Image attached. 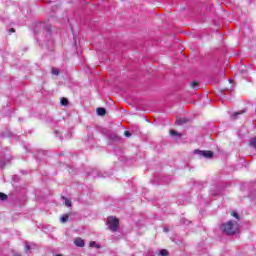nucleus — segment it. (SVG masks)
Returning a JSON list of instances; mask_svg holds the SVG:
<instances>
[{
	"instance_id": "1",
	"label": "nucleus",
	"mask_w": 256,
	"mask_h": 256,
	"mask_svg": "<svg viewBox=\"0 0 256 256\" xmlns=\"http://www.w3.org/2000/svg\"><path fill=\"white\" fill-rule=\"evenodd\" d=\"M221 229L226 235H235L239 231V224L235 221H229L223 224Z\"/></svg>"
},
{
	"instance_id": "2",
	"label": "nucleus",
	"mask_w": 256,
	"mask_h": 256,
	"mask_svg": "<svg viewBox=\"0 0 256 256\" xmlns=\"http://www.w3.org/2000/svg\"><path fill=\"white\" fill-rule=\"evenodd\" d=\"M107 223H108V227L110 229V231H112L113 233H115V231L119 230V219L110 216L107 219Z\"/></svg>"
},
{
	"instance_id": "3",
	"label": "nucleus",
	"mask_w": 256,
	"mask_h": 256,
	"mask_svg": "<svg viewBox=\"0 0 256 256\" xmlns=\"http://www.w3.org/2000/svg\"><path fill=\"white\" fill-rule=\"evenodd\" d=\"M194 153L200 155V157H206V159H211V157H213L212 151L194 150Z\"/></svg>"
},
{
	"instance_id": "4",
	"label": "nucleus",
	"mask_w": 256,
	"mask_h": 256,
	"mask_svg": "<svg viewBox=\"0 0 256 256\" xmlns=\"http://www.w3.org/2000/svg\"><path fill=\"white\" fill-rule=\"evenodd\" d=\"M74 244L76 245V247H85V241L81 237H77L74 240Z\"/></svg>"
},
{
	"instance_id": "5",
	"label": "nucleus",
	"mask_w": 256,
	"mask_h": 256,
	"mask_svg": "<svg viewBox=\"0 0 256 256\" xmlns=\"http://www.w3.org/2000/svg\"><path fill=\"white\" fill-rule=\"evenodd\" d=\"M32 249H35V244L26 242L24 248L25 253H28V251H31Z\"/></svg>"
},
{
	"instance_id": "6",
	"label": "nucleus",
	"mask_w": 256,
	"mask_h": 256,
	"mask_svg": "<svg viewBox=\"0 0 256 256\" xmlns=\"http://www.w3.org/2000/svg\"><path fill=\"white\" fill-rule=\"evenodd\" d=\"M107 113V110L105 108H97V114L103 117Z\"/></svg>"
},
{
	"instance_id": "7",
	"label": "nucleus",
	"mask_w": 256,
	"mask_h": 256,
	"mask_svg": "<svg viewBox=\"0 0 256 256\" xmlns=\"http://www.w3.org/2000/svg\"><path fill=\"white\" fill-rule=\"evenodd\" d=\"M61 223H67L69 221V215L66 214L60 218Z\"/></svg>"
},
{
	"instance_id": "8",
	"label": "nucleus",
	"mask_w": 256,
	"mask_h": 256,
	"mask_svg": "<svg viewBox=\"0 0 256 256\" xmlns=\"http://www.w3.org/2000/svg\"><path fill=\"white\" fill-rule=\"evenodd\" d=\"M60 103L61 105L67 106L69 105V100L67 98H61Z\"/></svg>"
},
{
	"instance_id": "9",
	"label": "nucleus",
	"mask_w": 256,
	"mask_h": 256,
	"mask_svg": "<svg viewBox=\"0 0 256 256\" xmlns=\"http://www.w3.org/2000/svg\"><path fill=\"white\" fill-rule=\"evenodd\" d=\"M170 135L172 136V137H180L181 136V134H179L177 131H175V130H170Z\"/></svg>"
},
{
	"instance_id": "10",
	"label": "nucleus",
	"mask_w": 256,
	"mask_h": 256,
	"mask_svg": "<svg viewBox=\"0 0 256 256\" xmlns=\"http://www.w3.org/2000/svg\"><path fill=\"white\" fill-rule=\"evenodd\" d=\"M89 247H96L97 249H100V248H101V246H99V245L97 244V242H95V241H91V242L89 243Z\"/></svg>"
},
{
	"instance_id": "11",
	"label": "nucleus",
	"mask_w": 256,
	"mask_h": 256,
	"mask_svg": "<svg viewBox=\"0 0 256 256\" xmlns=\"http://www.w3.org/2000/svg\"><path fill=\"white\" fill-rule=\"evenodd\" d=\"M250 146H252L254 149H256V137H254L250 140Z\"/></svg>"
},
{
	"instance_id": "12",
	"label": "nucleus",
	"mask_w": 256,
	"mask_h": 256,
	"mask_svg": "<svg viewBox=\"0 0 256 256\" xmlns=\"http://www.w3.org/2000/svg\"><path fill=\"white\" fill-rule=\"evenodd\" d=\"M0 201H7V195L3 192H0Z\"/></svg>"
},
{
	"instance_id": "13",
	"label": "nucleus",
	"mask_w": 256,
	"mask_h": 256,
	"mask_svg": "<svg viewBox=\"0 0 256 256\" xmlns=\"http://www.w3.org/2000/svg\"><path fill=\"white\" fill-rule=\"evenodd\" d=\"M159 255L160 256H167V255H169V252L166 249H162V250H160Z\"/></svg>"
},
{
	"instance_id": "14",
	"label": "nucleus",
	"mask_w": 256,
	"mask_h": 256,
	"mask_svg": "<svg viewBox=\"0 0 256 256\" xmlns=\"http://www.w3.org/2000/svg\"><path fill=\"white\" fill-rule=\"evenodd\" d=\"M243 113H245V111L235 112V113L233 114L234 119H237V116H238V115H243Z\"/></svg>"
},
{
	"instance_id": "15",
	"label": "nucleus",
	"mask_w": 256,
	"mask_h": 256,
	"mask_svg": "<svg viewBox=\"0 0 256 256\" xmlns=\"http://www.w3.org/2000/svg\"><path fill=\"white\" fill-rule=\"evenodd\" d=\"M52 74H53V75H59V69L53 68V69H52Z\"/></svg>"
},
{
	"instance_id": "16",
	"label": "nucleus",
	"mask_w": 256,
	"mask_h": 256,
	"mask_svg": "<svg viewBox=\"0 0 256 256\" xmlns=\"http://www.w3.org/2000/svg\"><path fill=\"white\" fill-rule=\"evenodd\" d=\"M232 217H235L236 219H239V214H237V212L233 211L231 213Z\"/></svg>"
},
{
	"instance_id": "17",
	"label": "nucleus",
	"mask_w": 256,
	"mask_h": 256,
	"mask_svg": "<svg viewBox=\"0 0 256 256\" xmlns=\"http://www.w3.org/2000/svg\"><path fill=\"white\" fill-rule=\"evenodd\" d=\"M66 207H71V200H65Z\"/></svg>"
},
{
	"instance_id": "18",
	"label": "nucleus",
	"mask_w": 256,
	"mask_h": 256,
	"mask_svg": "<svg viewBox=\"0 0 256 256\" xmlns=\"http://www.w3.org/2000/svg\"><path fill=\"white\" fill-rule=\"evenodd\" d=\"M124 135H125V137H131V132L125 131V132H124Z\"/></svg>"
},
{
	"instance_id": "19",
	"label": "nucleus",
	"mask_w": 256,
	"mask_h": 256,
	"mask_svg": "<svg viewBox=\"0 0 256 256\" xmlns=\"http://www.w3.org/2000/svg\"><path fill=\"white\" fill-rule=\"evenodd\" d=\"M191 87H192V89H195V87H197V82H192Z\"/></svg>"
},
{
	"instance_id": "20",
	"label": "nucleus",
	"mask_w": 256,
	"mask_h": 256,
	"mask_svg": "<svg viewBox=\"0 0 256 256\" xmlns=\"http://www.w3.org/2000/svg\"><path fill=\"white\" fill-rule=\"evenodd\" d=\"M177 123H179V125L185 123V120H177Z\"/></svg>"
},
{
	"instance_id": "21",
	"label": "nucleus",
	"mask_w": 256,
	"mask_h": 256,
	"mask_svg": "<svg viewBox=\"0 0 256 256\" xmlns=\"http://www.w3.org/2000/svg\"><path fill=\"white\" fill-rule=\"evenodd\" d=\"M10 33H15V28H11Z\"/></svg>"
},
{
	"instance_id": "22",
	"label": "nucleus",
	"mask_w": 256,
	"mask_h": 256,
	"mask_svg": "<svg viewBox=\"0 0 256 256\" xmlns=\"http://www.w3.org/2000/svg\"><path fill=\"white\" fill-rule=\"evenodd\" d=\"M164 231L167 233V231H169V229H167V228H164Z\"/></svg>"
},
{
	"instance_id": "23",
	"label": "nucleus",
	"mask_w": 256,
	"mask_h": 256,
	"mask_svg": "<svg viewBox=\"0 0 256 256\" xmlns=\"http://www.w3.org/2000/svg\"><path fill=\"white\" fill-rule=\"evenodd\" d=\"M14 256H21V254H14Z\"/></svg>"
},
{
	"instance_id": "24",
	"label": "nucleus",
	"mask_w": 256,
	"mask_h": 256,
	"mask_svg": "<svg viewBox=\"0 0 256 256\" xmlns=\"http://www.w3.org/2000/svg\"><path fill=\"white\" fill-rule=\"evenodd\" d=\"M229 82H230V83H233V80L229 79Z\"/></svg>"
},
{
	"instance_id": "25",
	"label": "nucleus",
	"mask_w": 256,
	"mask_h": 256,
	"mask_svg": "<svg viewBox=\"0 0 256 256\" xmlns=\"http://www.w3.org/2000/svg\"><path fill=\"white\" fill-rule=\"evenodd\" d=\"M56 256H63V255H61V254H57Z\"/></svg>"
}]
</instances>
